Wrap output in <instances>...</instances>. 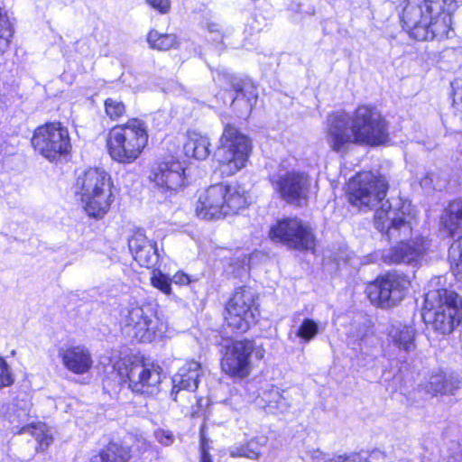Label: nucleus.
<instances>
[{"mask_svg":"<svg viewBox=\"0 0 462 462\" xmlns=\"http://www.w3.org/2000/svg\"><path fill=\"white\" fill-rule=\"evenodd\" d=\"M400 204L398 201L393 207L392 203L386 200L375 211V228L386 235L389 240L400 241L397 245L383 250L381 258L386 263H417L430 250L431 243L423 236L406 242L412 235L414 217L409 210L410 205L402 204L400 208Z\"/></svg>","mask_w":462,"mask_h":462,"instance_id":"nucleus-1","label":"nucleus"},{"mask_svg":"<svg viewBox=\"0 0 462 462\" xmlns=\"http://www.w3.org/2000/svg\"><path fill=\"white\" fill-rule=\"evenodd\" d=\"M387 125L380 112L369 106H359L352 115L338 111L327 117L326 140L337 152L350 144L379 145L387 140Z\"/></svg>","mask_w":462,"mask_h":462,"instance_id":"nucleus-2","label":"nucleus"},{"mask_svg":"<svg viewBox=\"0 0 462 462\" xmlns=\"http://www.w3.org/2000/svg\"><path fill=\"white\" fill-rule=\"evenodd\" d=\"M439 0H405L401 13L404 30L418 41L444 40L454 33L452 18Z\"/></svg>","mask_w":462,"mask_h":462,"instance_id":"nucleus-3","label":"nucleus"},{"mask_svg":"<svg viewBox=\"0 0 462 462\" xmlns=\"http://www.w3.org/2000/svg\"><path fill=\"white\" fill-rule=\"evenodd\" d=\"M112 180L103 169L89 168L79 175L75 193L88 217L100 219L108 212L113 202Z\"/></svg>","mask_w":462,"mask_h":462,"instance_id":"nucleus-4","label":"nucleus"},{"mask_svg":"<svg viewBox=\"0 0 462 462\" xmlns=\"http://www.w3.org/2000/svg\"><path fill=\"white\" fill-rule=\"evenodd\" d=\"M247 205V192L242 186L219 183L199 194L195 210L199 217L210 220L237 214Z\"/></svg>","mask_w":462,"mask_h":462,"instance_id":"nucleus-5","label":"nucleus"},{"mask_svg":"<svg viewBox=\"0 0 462 462\" xmlns=\"http://www.w3.org/2000/svg\"><path fill=\"white\" fill-rule=\"evenodd\" d=\"M148 143L146 124L138 118H132L125 124L110 129L106 139L110 157L124 164L134 162Z\"/></svg>","mask_w":462,"mask_h":462,"instance_id":"nucleus-6","label":"nucleus"},{"mask_svg":"<svg viewBox=\"0 0 462 462\" xmlns=\"http://www.w3.org/2000/svg\"><path fill=\"white\" fill-rule=\"evenodd\" d=\"M424 317L431 319L435 330L451 333L462 321V300L453 291L430 290L424 299Z\"/></svg>","mask_w":462,"mask_h":462,"instance_id":"nucleus-7","label":"nucleus"},{"mask_svg":"<svg viewBox=\"0 0 462 462\" xmlns=\"http://www.w3.org/2000/svg\"><path fill=\"white\" fill-rule=\"evenodd\" d=\"M114 369L129 388L138 393L155 395L161 391L162 368L135 357H124L114 364Z\"/></svg>","mask_w":462,"mask_h":462,"instance_id":"nucleus-8","label":"nucleus"},{"mask_svg":"<svg viewBox=\"0 0 462 462\" xmlns=\"http://www.w3.org/2000/svg\"><path fill=\"white\" fill-rule=\"evenodd\" d=\"M216 152L222 174L231 176L245 167L251 151L250 140L236 127L226 125Z\"/></svg>","mask_w":462,"mask_h":462,"instance_id":"nucleus-9","label":"nucleus"},{"mask_svg":"<svg viewBox=\"0 0 462 462\" xmlns=\"http://www.w3.org/2000/svg\"><path fill=\"white\" fill-rule=\"evenodd\" d=\"M121 324L125 334L143 343L162 337L167 328L156 310L149 304L129 307L123 313Z\"/></svg>","mask_w":462,"mask_h":462,"instance_id":"nucleus-10","label":"nucleus"},{"mask_svg":"<svg viewBox=\"0 0 462 462\" xmlns=\"http://www.w3.org/2000/svg\"><path fill=\"white\" fill-rule=\"evenodd\" d=\"M32 144L41 155L54 162L71 150L69 130L60 122L48 123L36 128Z\"/></svg>","mask_w":462,"mask_h":462,"instance_id":"nucleus-11","label":"nucleus"},{"mask_svg":"<svg viewBox=\"0 0 462 462\" xmlns=\"http://www.w3.org/2000/svg\"><path fill=\"white\" fill-rule=\"evenodd\" d=\"M410 285L411 281L405 274L388 273L367 286V296L374 306L390 309L404 299Z\"/></svg>","mask_w":462,"mask_h":462,"instance_id":"nucleus-12","label":"nucleus"},{"mask_svg":"<svg viewBox=\"0 0 462 462\" xmlns=\"http://www.w3.org/2000/svg\"><path fill=\"white\" fill-rule=\"evenodd\" d=\"M387 189L388 184L384 178L370 171L361 172L348 182V199L359 208H371L383 200Z\"/></svg>","mask_w":462,"mask_h":462,"instance_id":"nucleus-13","label":"nucleus"},{"mask_svg":"<svg viewBox=\"0 0 462 462\" xmlns=\"http://www.w3.org/2000/svg\"><path fill=\"white\" fill-rule=\"evenodd\" d=\"M225 319L228 327L238 333L245 332L255 323L258 314L254 306V293L247 287L238 288L226 306Z\"/></svg>","mask_w":462,"mask_h":462,"instance_id":"nucleus-14","label":"nucleus"},{"mask_svg":"<svg viewBox=\"0 0 462 462\" xmlns=\"http://www.w3.org/2000/svg\"><path fill=\"white\" fill-rule=\"evenodd\" d=\"M214 80L220 88L236 92L232 106L240 117L250 115L258 97L256 88L252 81L242 79L227 69L217 70L214 75Z\"/></svg>","mask_w":462,"mask_h":462,"instance_id":"nucleus-15","label":"nucleus"},{"mask_svg":"<svg viewBox=\"0 0 462 462\" xmlns=\"http://www.w3.org/2000/svg\"><path fill=\"white\" fill-rule=\"evenodd\" d=\"M270 238L297 250H313L315 237L309 225L298 218L279 221L270 230Z\"/></svg>","mask_w":462,"mask_h":462,"instance_id":"nucleus-16","label":"nucleus"},{"mask_svg":"<svg viewBox=\"0 0 462 462\" xmlns=\"http://www.w3.org/2000/svg\"><path fill=\"white\" fill-rule=\"evenodd\" d=\"M441 225L448 236H457L448 250L450 270L454 276L462 281V201H453L441 217Z\"/></svg>","mask_w":462,"mask_h":462,"instance_id":"nucleus-17","label":"nucleus"},{"mask_svg":"<svg viewBox=\"0 0 462 462\" xmlns=\"http://www.w3.org/2000/svg\"><path fill=\"white\" fill-rule=\"evenodd\" d=\"M150 179L154 183V191L169 199L185 185V169L181 162L171 157L158 163Z\"/></svg>","mask_w":462,"mask_h":462,"instance_id":"nucleus-18","label":"nucleus"},{"mask_svg":"<svg viewBox=\"0 0 462 462\" xmlns=\"http://www.w3.org/2000/svg\"><path fill=\"white\" fill-rule=\"evenodd\" d=\"M273 189L286 201L292 202L305 197L310 186L308 176L280 165L271 177Z\"/></svg>","mask_w":462,"mask_h":462,"instance_id":"nucleus-19","label":"nucleus"},{"mask_svg":"<svg viewBox=\"0 0 462 462\" xmlns=\"http://www.w3.org/2000/svg\"><path fill=\"white\" fill-rule=\"evenodd\" d=\"M30 412L31 406L28 403H24L21 408L14 409L9 414L8 418L11 424V430L14 434L30 433L38 441L39 448L44 450L52 442V434L46 424L42 422L37 424L30 422Z\"/></svg>","mask_w":462,"mask_h":462,"instance_id":"nucleus-20","label":"nucleus"},{"mask_svg":"<svg viewBox=\"0 0 462 462\" xmlns=\"http://www.w3.org/2000/svg\"><path fill=\"white\" fill-rule=\"evenodd\" d=\"M253 341H235L226 348L221 362L222 370L232 377L244 378L250 373V356L254 351Z\"/></svg>","mask_w":462,"mask_h":462,"instance_id":"nucleus-21","label":"nucleus"},{"mask_svg":"<svg viewBox=\"0 0 462 462\" xmlns=\"http://www.w3.org/2000/svg\"><path fill=\"white\" fill-rule=\"evenodd\" d=\"M141 449L145 445L142 436L127 434L122 442H110L98 454L92 457L90 462H127L131 457L132 446Z\"/></svg>","mask_w":462,"mask_h":462,"instance_id":"nucleus-22","label":"nucleus"},{"mask_svg":"<svg viewBox=\"0 0 462 462\" xmlns=\"http://www.w3.org/2000/svg\"><path fill=\"white\" fill-rule=\"evenodd\" d=\"M62 365L75 374H87L93 365L89 350L81 345H63L58 349Z\"/></svg>","mask_w":462,"mask_h":462,"instance_id":"nucleus-23","label":"nucleus"},{"mask_svg":"<svg viewBox=\"0 0 462 462\" xmlns=\"http://www.w3.org/2000/svg\"><path fill=\"white\" fill-rule=\"evenodd\" d=\"M129 249L140 266L151 268L159 259L156 243L149 240L143 234L136 233L128 243Z\"/></svg>","mask_w":462,"mask_h":462,"instance_id":"nucleus-24","label":"nucleus"},{"mask_svg":"<svg viewBox=\"0 0 462 462\" xmlns=\"http://www.w3.org/2000/svg\"><path fill=\"white\" fill-rule=\"evenodd\" d=\"M200 374L201 366L199 362L195 360L186 362L171 379V398L177 401V395L181 390L195 391L199 385Z\"/></svg>","mask_w":462,"mask_h":462,"instance_id":"nucleus-25","label":"nucleus"},{"mask_svg":"<svg viewBox=\"0 0 462 462\" xmlns=\"http://www.w3.org/2000/svg\"><path fill=\"white\" fill-rule=\"evenodd\" d=\"M390 342L401 351L411 352L416 348V330L411 324L393 322L388 331Z\"/></svg>","mask_w":462,"mask_h":462,"instance_id":"nucleus-26","label":"nucleus"},{"mask_svg":"<svg viewBox=\"0 0 462 462\" xmlns=\"http://www.w3.org/2000/svg\"><path fill=\"white\" fill-rule=\"evenodd\" d=\"M458 388L459 382L443 372L431 374L424 385L425 392L432 396L453 395Z\"/></svg>","mask_w":462,"mask_h":462,"instance_id":"nucleus-27","label":"nucleus"},{"mask_svg":"<svg viewBox=\"0 0 462 462\" xmlns=\"http://www.w3.org/2000/svg\"><path fill=\"white\" fill-rule=\"evenodd\" d=\"M210 142L208 136L198 133L189 132L188 139L184 144L186 156L197 160H205L210 153Z\"/></svg>","mask_w":462,"mask_h":462,"instance_id":"nucleus-28","label":"nucleus"},{"mask_svg":"<svg viewBox=\"0 0 462 462\" xmlns=\"http://www.w3.org/2000/svg\"><path fill=\"white\" fill-rule=\"evenodd\" d=\"M268 439L265 436H257L244 444L231 447L229 454L232 457H247L258 459L262 454V448L266 446Z\"/></svg>","mask_w":462,"mask_h":462,"instance_id":"nucleus-29","label":"nucleus"},{"mask_svg":"<svg viewBox=\"0 0 462 462\" xmlns=\"http://www.w3.org/2000/svg\"><path fill=\"white\" fill-rule=\"evenodd\" d=\"M261 398L265 402V407L269 408L270 411L284 412L290 406L282 392L274 385L264 391Z\"/></svg>","mask_w":462,"mask_h":462,"instance_id":"nucleus-30","label":"nucleus"},{"mask_svg":"<svg viewBox=\"0 0 462 462\" xmlns=\"http://www.w3.org/2000/svg\"><path fill=\"white\" fill-rule=\"evenodd\" d=\"M147 42L151 48L158 51H168L178 45L177 36L175 34H163L155 30L149 32Z\"/></svg>","mask_w":462,"mask_h":462,"instance_id":"nucleus-31","label":"nucleus"},{"mask_svg":"<svg viewBox=\"0 0 462 462\" xmlns=\"http://www.w3.org/2000/svg\"><path fill=\"white\" fill-rule=\"evenodd\" d=\"M12 37V23L7 13L0 6V55L8 50Z\"/></svg>","mask_w":462,"mask_h":462,"instance_id":"nucleus-32","label":"nucleus"},{"mask_svg":"<svg viewBox=\"0 0 462 462\" xmlns=\"http://www.w3.org/2000/svg\"><path fill=\"white\" fill-rule=\"evenodd\" d=\"M319 333V325L311 319H305L299 327L296 335L304 342H310Z\"/></svg>","mask_w":462,"mask_h":462,"instance_id":"nucleus-33","label":"nucleus"},{"mask_svg":"<svg viewBox=\"0 0 462 462\" xmlns=\"http://www.w3.org/2000/svg\"><path fill=\"white\" fill-rule=\"evenodd\" d=\"M106 114L112 119L116 120L125 113V106L122 101L114 98H107L105 101Z\"/></svg>","mask_w":462,"mask_h":462,"instance_id":"nucleus-34","label":"nucleus"},{"mask_svg":"<svg viewBox=\"0 0 462 462\" xmlns=\"http://www.w3.org/2000/svg\"><path fill=\"white\" fill-rule=\"evenodd\" d=\"M151 282H152V286L159 289L163 293L171 294V280L167 275L162 273L160 270H153L152 276L151 278Z\"/></svg>","mask_w":462,"mask_h":462,"instance_id":"nucleus-35","label":"nucleus"},{"mask_svg":"<svg viewBox=\"0 0 462 462\" xmlns=\"http://www.w3.org/2000/svg\"><path fill=\"white\" fill-rule=\"evenodd\" d=\"M204 28L211 35L213 41L222 40L225 32H223L222 26L214 19L209 18L204 22Z\"/></svg>","mask_w":462,"mask_h":462,"instance_id":"nucleus-36","label":"nucleus"},{"mask_svg":"<svg viewBox=\"0 0 462 462\" xmlns=\"http://www.w3.org/2000/svg\"><path fill=\"white\" fill-rule=\"evenodd\" d=\"M14 379L7 362L0 356V389L9 386Z\"/></svg>","mask_w":462,"mask_h":462,"instance_id":"nucleus-37","label":"nucleus"},{"mask_svg":"<svg viewBox=\"0 0 462 462\" xmlns=\"http://www.w3.org/2000/svg\"><path fill=\"white\" fill-rule=\"evenodd\" d=\"M155 439L163 446H171L174 440V435L171 431L164 429H157L154 433Z\"/></svg>","mask_w":462,"mask_h":462,"instance_id":"nucleus-38","label":"nucleus"},{"mask_svg":"<svg viewBox=\"0 0 462 462\" xmlns=\"http://www.w3.org/2000/svg\"><path fill=\"white\" fill-rule=\"evenodd\" d=\"M146 2L161 14H167L171 9L170 0H146Z\"/></svg>","mask_w":462,"mask_h":462,"instance_id":"nucleus-39","label":"nucleus"},{"mask_svg":"<svg viewBox=\"0 0 462 462\" xmlns=\"http://www.w3.org/2000/svg\"><path fill=\"white\" fill-rule=\"evenodd\" d=\"M451 87L453 90L454 101L462 103V79H456L451 83Z\"/></svg>","mask_w":462,"mask_h":462,"instance_id":"nucleus-40","label":"nucleus"},{"mask_svg":"<svg viewBox=\"0 0 462 462\" xmlns=\"http://www.w3.org/2000/svg\"><path fill=\"white\" fill-rule=\"evenodd\" d=\"M171 282L179 285H187L190 282V279L188 274L179 272L173 275Z\"/></svg>","mask_w":462,"mask_h":462,"instance_id":"nucleus-41","label":"nucleus"},{"mask_svg":"<svg viewBox=\"0 0 462 462\" xmlns=\"http://www.w3.org/2000/svg\"><path fill=\"white\" fill-rule=\"evenodd\" d=\"M200 462H213L211 456L209 455L208 451V448L205 443V438L203 433L201 432V456H200Z\"/></svg>","mask_w":462,"mask_h":462,"instance_id":"nucleus-42","label":"nucleus"},{"mask_svg":"<svg viewBox=\"0 0 462 462\" xmlns=\"http://www.w3.org/2000/svg\"><path fill=\"white\" fill-rule=\"evenodd\" d=\"M335 462H368L365 459H362L358 455H353L347 457H338V459Z\"/></svg>","mask_w":462,"mask_h":462,"instance_id":"nucleus-43","label":"nucleus"},{"mask_svg":"<svg viewBox=\"0 0 462 462\" xmlns=\"http://www.w3.org/2000/svg\"><path fill=\"white\" fill-rule=\"evenodd\" d=\"M431 182H432V179L430 176H427L423 180H421L420 185L426 187V186L430 185Z\"/></svg>","mask_w":462,"mask_h":462,"instance_id":"nucleus-44","label":"nucleus"}]
</instances>
